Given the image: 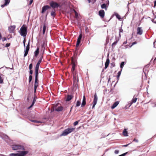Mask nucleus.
<instances>
[{
  "instance_id": "obj_1",
  "label": "nucleus",
  "mask_w": 156,
  "mask_h": 156,
  "mask_svg": "<svg viewBox=\"0 0 156 156\" xmlns=\"http://www.w3.org/2000/svg\"><path fill=\"white\" fill-rule=\"evenodd\" d=\"M39 68V61L37 62L36 64L35 67V80L34 84V92L35 93L37 88L38 86V69Z\"/></svg>"
},
{
  "instance_id": "obj_2",
  "label": "nucleus",
  "mask_w": 156,
  "mask_h": 156,
  "mask_svg": "<svg viewBox=\"0 0 156 156\" xmlns=\"http://www.w3.org/2000/svg\"><path fill=\"white\" fill-rule=\"evenodd\" d=\"M0 137L9 144H14L13 141L11 140L7 135L4 133H1L0 134Z\"/></svg>"
},
{
  "instance_id": "obj_3",
  "label": "nucleus",
  "mask_w": 156,
  "mask_h": 156,
  "mask_svg": "<svg viewBox=\"0 0 156 156\" xmlns=\"http://www.w3.org/2000/svg\"><path fill=\"white\" fill-rule=\"evenodd\" d=\"M20 34L23 37H26L27 33V28L26 25H23L20 29Z\"/></svg>"
},
{
  "instance_id": "obj_4",
  "label": "nucleus",
  "mask_w": 156,
  "mask_h": 156,
  "mask_svg": "<svg viewBox=\"0 0 156 156\" xmlns=\"http://www.w3.org/2000/svg\"><path fill=\"white\" fill-rule=\"evenodd\" d=\"M75 129L74 128H68L66 129L61 134V136H66L73 131Z\"/></svg>"
},
{
  "instance_id": "obj_5",
  "label": "nucleus",
  "mask_w": 156,
  "mask_h": 156,
  "mask_svg": "<svg viewBox=\"0 0 156 156\" xmlns=\"http://www.w3.org/2000/svg\"><path fill=\"white\" fill-rule=\"evenodd\" d=\"M22 148L20 150L18 151L17 152H19L18 156H25L29 153L28 151H24L25 149L24 147H21Z\"/></svg>"
},
{
  "instance_id": "obj_6",
  "label": "nucleus",
  "mask_w": 156,
  "mask_h": 156,
  "mask_svg": "<svg viewBox=\"0 0 156 156\" xmlns=\"http://www.w3.org/2000/svg\"><path fill=\"white\" fill-rule=\"evenodd\" d=\"M57 105H55L53 106V108L51 109V112L55 110L58 112H59L60 111H62L63 110V107L62 106H59L57 107Z\"/></svg>"
},
{
  "instance_id": "obj_7",
  "label": "nucleus",
  "mask_w": 156,
  "mask_h": 156,
  "mask_svg": "<svg viewBox=\"0 0 156 156\" xmlns=\"http://www.w3.org/2000/svg\"><path fill=\"white\" fill-rule=\"evenodd\" d=\"M41 52L43 54L44 52L45 48L46 45V40L45 39L42 41H41Z\"/></svg>"
},
{
  "instance_id": "obj_8",
  "label": "nucleus",
  "mask_w": 156,
  "mask_h": 156,
  "mask_svg": "<svg viewBox=\"0 0 156 156\" xmlns=\"http://www.w3.org/2000/svg\"><path fill=\"white\" fill-rule=\"evenodd\" d=\"M50 6L53 8H55L60 7L59 4L53 1L51 2L50 3Z\"/></svg>"
},
{
  "instance_id": "obj_9",
  "label": "nucleus",
  "mask_w": 156,
  "mask_h": 156,
  "mask_svg": "<svg viewBox=\"0 0 156 156\" xmlns=\"http://www.w3.org/2000/svg\"><path fill=\"white\" fill-rule=\"evenodd\" d=\"M98 100V96L96 93H95L94 95V99L93 102V106L92 108L93 109L94 108Z\"/></svg>"
},
{
  "instance_id": "obj_10",
  "label": "nucleus",
  "mask_w": 156,
  "mask_h": 156,
  "mask_svg": "<svg viewBox=\"0 0 156 156\" xmlns=\"http://www.w3.org/2000/svg\"><path fill=\"white\" fill-rule=\"evenodd\" d=\"M82 37V34H80L79 35L77 39V42H76V47H77L79 46V45L80 42V41Z\"/></svg>"
},
{
  "instance_id": "obj_11",
  "label": "nucleus",
  "mask_w": 156,
  "mask_h": 156,
  "mask_svg": "<svg viewBox=\"0 0 156 156\" xmlns=\"http://www.w3.org/2000/svg\"><path fill=\"white\" fill-rule=\"evenodd\" d=\"M143 32V30L142 27H138L137 28V34L138 35H141L142 34Z\"/></svg>"
},
{
  "instance_id": "obj_12",
  "label": "nucleus",
  "mask_w": 156,
  "mask_h": 156,
  "mask_svg": "<svg viewBox=\"0 0 156 156\" xmlns=\"http://www.w3.org/2000/svg\"><path fill=\"white\" fill-rule=\"evenodd\" d=\"M99 14L101 18H103L105 16V12L103 10H101L99 12Z\"/></svg>"
},
{
  "instance_id": "obj_13",
  "label": "nucleus",
  "mask_w": 156,
  "mask_h": 156,
  "mask_svg": "<svg viewBox=\"0 0 156 156\" xmlns=\"http://www.w3.org/2000/svg\"><path fill=\"white\" fill-rule=\"evenodd\" d=\"M15 28V26H11L9 27L8 30L10 33H13Z\"/></svg>"
},
{
  "instance_id": "obj_14",
  "label": "nucleus",
  "mask_w": 156,
  "mask_h": 156,
  "mask_svg": "<svg viewBox=\"0 0 156 156\" xmlns=\"http://www.w3.org/2000/svg\"><path fill=\"white\" fill-rule=\"evenodd\" d=\"M49 8H50V7L49 5H47L44 6L42 8L41 12L43 13L44 12L47 10Z\"/></svg>"
},
{
  "instance_id": "obj_15",
  "label": "nucleus",
  "mask_w": 156,
  "mask_h": 156,
  "mask_svg": "<svg viewBox=\"0 0 156 156\" xmlns=\"http://www.w3.org/2000/svg\"><path fill=\"white\" fill-rule=\"evenodd\" d=\"M73 97V96L72 95H67L66 101H67L71 100Z\"/></svg>"
},
{
  "instance_id": "obj_16",
  "label": "nucleus",
  "mask_w": 156,
  "mask_h": 156,
  "mask_svg": "<svg viewBox=\"0 0 156 156\" xmlns=\"http://www.w3.org/2000/svg\"><path fill=\"white\" fill-rule=\"evenodd\" d=\"M110 63L109 58H108L105 63V68L106 69Z\"/></svg>"
},
{
  "instance_id": "obj_17",
  "label": "nucleus",
  "mask_w": 156,
  "mask_h": 156,
  "mask_svg": "<svg viewBox=\"0 0 156 156\" xmlns=\"http://www.w3.org/2000/svg\"><path fill=\"white\" fill-rule=\"evenodd\" d=\"M10 2V0H5V3L3 5H1V6L2 8H3L5 6H6L9 4Z\"/></svg>"
},
{
  "instance_id": "obj_18",
  "label": "nucleus",
  "mask_w": 156,
  "mask_h": 156,
  "mask_svg": "<svg viewBox=\"0 0 156 156\" xmlns=\"http://www.w3.org/2000/svg\"><path fill=\"white\" fill-rule=\"evenodd\" d=\"M39 47L37 46L36 50L34 52V58L35 57H37V56L38 55L39 53Z\"/></svg>"
},
{
  "instance_id": "obj_19",
  "label": "nucleus",
  "mask_w": 156,
  "mask_h": 156,
  "mask_svg": "<svg viewBox=\"0 0 156 156\" xmlns=\"http://www.w3.org/2000/svg\"><path fill=\"white\" fill-rule=\"evenodd\" d=\"M86 104V97L84 95L83 96V101L81 104V106L82 107H83Z\"/></svg>"
},
{
  "instance_id": "obj_20",
  "label": "nucleus",
  "mask_w": 156,
  "mask_h": 156,
  "mask_svg": "<svg viewBox=\"0 0 156 156\" xmlns=\"http://www.w3.org/2000/svg\"><path fill=\"white\" fill-rule=\"evenodd\" d=\"M73 84L76 85L77 84V83L78 82L79 79L78 77H73Z\"/></svg>"
},
{
  "instance_id": "obj_21",
  "label": "nucleus",
  "mask_w": 156,
  "mask_h": 156,
  "mask_svg": "<svg viewBox=\"0 0 156 156\" xmlns=\"http://www.w3.org/2000/svg\"><path fill=\"white\" fill-rule=\"evenodd\" d=\"M119 104V101H116L115 102L113 105L112 106L111 108L112 109H114Z\"/></svg>"
},
{
  "instance_id": "obj_22",
  "label": "nucleus",
  "mask_w": 156,
  "mask_h": 156,
  "mask_svg": "<svg viewBox=\"0 0 156 156\" xmlns=\"http://www.w3.org/2000/svg\"><path fill=\"white\" fill-rule=\"evenodd\" d=\"M123 135L124 136H128V132L126 130V129H125L123 132H122Z\"/></svg>"
},
{
  "instance_id": "obj_23",
  "label": "nucleus",
  "mask_w": 156,
  "mask_h": 156,
  "mask_svg": "<svg viewBox=\"0 0 156 156\" xmlns=\"http://www.w3.org/2000/svg\"><path fill=\"white\" fill-rule=\"evenodd\" d=\"M72 73L73 74V77H78V75L77 74L76 72V71H72Z\"/></svg>"
},
{
  "instance_id": "obj_24",
  "label": "nucleus",
  "mask_w": 156,
  "mask_h": 156,
  "mask_svg": "<svg viewBox=\"0 0 156 156\" xmlns=\"http://www.w3.org/2000/svg\"><path fill=\"white\" fill-rule=\"evenodd\" d=\"M137 100V98L135 97V95H134L133 96V98L132 99L131 102V104L133 103H135Z\"/></svg>"
},
{
  "instance_id": "obj_25",
  "label": "nucleus",
  "mask_w": 156,
  "mask_h": 156,
  "mask_svg": "<svg viewBox=\"0 0 156 156\" xmlns=\"http://www.w3.org/2000/svg\"><path fill=\"white\" fill-rule=\"evenodd\" d=\"M46 24L45 23H44L43 28V34H44L45 32V31H46Z\"/></svg>"
},
{
  "instance_id": "obj_26",
  "label": "nucleus",
  "mask_w": 156,
  "mask_h": 156,
  "mask_svg": "<svg viewBox=\"0 0 156 156\" xmlns=\"http://www.w3.org/2000/svg\"><path fill=\"white\" fill-rule=\"evenodd\" d=\"M76 66V65L75 63H73L72 64V68L71 69V71H75V68Z\"/></svg>"
},
{
  "instance_id": "obj_27",
  "label": "nucleus",
  "mask_w": 156,
  "mask_h": 156,
  "mask_svg": "<svg viewBox=\"0 0 156 156\" xmlns=\"http://www.w3.org/2000/svg\"><path fill=\"white\" fill-rule=\"evenodd\" d=\"M73 11L75 13V18H77L78 17V13L74 9H73Z\"/></svg>"
},
{
  "instance_id": "obj_28",
  "label": "nucleus",
  "mask_w": 156,
  "mask_h": 156,
  "mask_svg": "<svg viewBox=\"0 0 156 156\" xmlns=\"http://www.w3.org/2000/svg\"><path fill=\"white\" fill-rule=\"evenodd\" d=\"M76 58H73V57H72L71 58V62L72 64L73 63H76V60L75 59Z\"/></svg>"
},
{
  "instance_id": "obj_29",
  "label": "nucleus",
  "mask_w": 156,
  "mask_h": 156,
  "mask_svg": "<svg viewBox=\"0 0 156 156\" xmlns=\"http://www.w3.org/2000/svg\"><path fill=\"white\" fill-rule=\"evenodd\" d=\"M118 42V41L117 40H116V41H115L114 42H113L112 44V48H113L114 46H115V45H116V44H117V43Z\"/></svg>"
},
{
  "instance_id": "obj_30",
  "label": "nucleus",
  "mask_w": 156,
  "mask_h": 156,
  "mask_svg": "<svg viewBox=\"0 0 156 156\" xmlns=\"http://www.w3.org/2000/svg\"><path fill=\"white\" fill-rule=\"evenodd\" d=\"M21 148H19L18 147H12V149L14 150H21Z\"/></svg>"
},
{
  "instance_id": "obj_31",
  "label": "nucleus",
  "mask_w": 156,
  "mask_h": 156,
  "mask_svg": "<svg viewBox=\"0 0 156 156\" xmlns=\"http://www.w3.org/2000/svg\"><path fill=\"white\" fill-rule=\"evenodd\" d=\"M30 121H31V122H34V123H39V121L38 120H34V119H30Z\"/></svg>"
},
{
  "instance_id": "obj_32",
  "label": "nucleus",
  "mask_w": 156,
  "mask_h": 156,
  "mask_svg": "<svg viewBox=\"0 0 156 156\" xmlns=\"http://www.w3.org/2000/svg\"><path fill=\"white\" fill-rule=\"evenodd\" d=\"M80 104H81L80 101H77L76 102V107H78V106H80Z\"/></svg>"
},
{
  "instance_id": "obj_33",
  "label": "nucleus",
  "mask_w": 156,
  "mask_h": 156,
  "mask_svg": "<svg viewBox=\"0 0 156 156\" xmlns=\"http://www.w3.org/2000/svg\"><path fill=\"white\" fill-rule=\"evenodd\" d=\"M121 70H121L118 73V75L117 76V79L118 80H119V77L121 75Z\"/></svg>"
},
{
  "instance_id": "obj_34",
  "label": "nucleus",
  "mask_w": 156,
  "mask_h": 156,
  "mask_svg": "<svg viewBox=\"0 0 156 156\" xmlns=\"http://www.w3.org/2000/svg\"><path fill=\"white\" fill-rule=\"evenodd\" d=\"M102 9H105L106 8V5L105 4H103L101 6Z\"/></svg>"
},
{
  "instance_id": "obj_35",
  "label": "nucleus",
  "mask_w": 156,
  "mask_h": 156,
  "mask_svg": "<svg viewBox=\"0 0 156 156\" xmlns=\"http://www.w3.org/2000/svg\"><path fill=\"white\" fill-rule=\"evenodd\" d=\"M28 51H28L25 50V51H24V57H26L27 55L28 54Z\"/></svg>"
},
{
  "instance_id": "obj_36",
  "label": "nucleus",
  "mask_w": 156,
  "mask_h": 156,
  "mask_svg": "<svg viewBox=\"0 0 156 156\" xmlns=\"http://www.w3.org/2000/svg\"><path fill=\"white\" fill-rule=\"evenodd\" d=\"M116 17L119 20H120L121 19V17L118 14V13H116L115 15Z\"/></svg>"
},
{
  "instance_id": "obj_37",
  "label": "nucleus",
  "mask_w": 156,
  "mask_h": 156,
  "mask_svg": "<svg viewBox=\"0 0 156 156\" xmlns=\"http://www.w3.org/2000/svg\"><path fill=\"white\" fill-rule=\"evenodd\" d=\"M125 62H121L120 65V67L122 68L121 70L122 69V68L123 67L124 65Z\"/></svg>"
},
{
  "instance_id": "obj_38",
  "label": "nucleus",
  "mask_w": 156,
  "mask_h": 156,
  "mask_svg": "<svg viewBox=\"0 0 156 156\" xmlns=\"http://www.w3.org/2000/svg\"><path fill=\"white\" fill-rule=\"evenodd\" d=\"M51 15L52 16L54 17L55 15V11H52L51 12Z\"/></svg>"
},
{
  "instance_id": "obj_39",
  "label": "nucleus",
  "mask_w": 156,
  "mask_h": 156,
  "mask_svg": "<svg viewBox=\"0 0 156 156\" xmlns=\"http://www.w3.org/2000/svg\"><path fill=\"white\" fill-rule=\"evenodd\" d=\"M18 153L14 154V153H12L10 154V156H18Z\"/></svg>"
},
{
  "instance_id": "obj_40",
  "label": "nucleus",
  "mask_w": 156,
  "mask_h": 156,
  "mask_svg": "<svg viewBox=\"0 0 156 156\" xmlns=\"http://www.w3.org/2000/svg\"><path fill=\"white\" fill-rule=\"evenodd\" d=\"M32 77L31 75H30L29 76V83H30L31 82V80H32Z\"/></svg>"
},
{
  "instance_id": "obj_41",
  "label": "nucleus",
  "mask_w": 156,
  "mask_h": 156,
  "mask_svg": "<svg viewBox=\"0 0 156 156\" xmlns=\"http://www.w3.org/2000/svg\"><path fill=\"white\" fill-rule=\"evenodd\" d=\"M32 63H31L30 64L29 66V69L30 70H31L32 69Z\"/></svg>"
},
{
  "instance_id": "obj_42",
  "label": "nucleus",
  "mask_w": 156,
  "mask_h": 156,
  "mask_svg": "<svg viewBox=\"0 0 156 156\" xmlns=\"http://www.w3.org/2000/svg\"><path fill=\"white\" fill-rule=\"evenodd\" d=\"M78 121H76L74 123L73 125H74V126H75L78 124Z\"/></svg>"
},
{
  "instance_id": "obj_43",
  "label": "nucleus",
  "mask_w": 156,
  "mask_h": 156,
  "mask_svg": "<svg viewBox=\"0 0 156 156\" xmlns=\"http://www.w3.org/2000/svg\"><path fill=\"white\" fill-rule=\"evenodd\" d=\"M10 45V43H7L5 45V47H8Z\"/></svg>"
},
{
  "instance_id": "obj_44",
  "label": "nucleus",
  "mask_w": 156,
  "mask_h": 156,
  "mask_svg": "<svg viewBox=\"0 0 156 156\" xmlns=\"http://www.w3.org/2000/svg\"><path fill=\"white\" fill-rule=\"evenodd\" d=\"M137 43V42L136 41H135V42L132 43V44L130 46V47H131L133 45H134V44H136Z\"/></svg>"
},
{
  "instance_id": "obj_45",
  "label": "nucleus",
  "mask_w": 156,
  "mask_h": 156,
  "mask_svg": "<svg viewBox=\"0 0 156 156\" xmlns=\"http://www.w3.org/2000/svg\"><path fill=\"white\" fill-rule=\"evenodd\" d=\"M119 153V151L118 150H115V154H118Z\"/></svg>"
},
{
  "instance_id": "obj_46",
  "label": "nucleus",
  "mask_w": 156,
  "mask_h": 156,
  "mask_svg": "<svg viewBox=\"0 0 156 156\" xmlns=\"http://www.w3.org/2000/svg\"><path fill=\"white\" fill-rule=\"evenodd\" d=\"M34 105H33V104H32L29 107H28L27 108V109H30V108L33 106Z\"/></svg>"
},
{
  "instance_id": "obj_47",
  "label": "nucleus",
  "mask_w": 156,
  "mask_h": 156,
  "mask_svg": "<svg viewBox=\"0 0 156 156\" xmlns=\"http://www.w3.org/2000/svg\"><path fill=\"white\" fill-rule=\"evenodd\" d=\"M76 52H75L73 56V58H76Z\"/></svg>"
},
{
  "instance_id": "obj_48",
  "label": "nucleus",
  "mask_w": 156,
  "mask_h": 156,
  "mask_svg": "<svg viewBox=\"0 0 156 156\" xmlns=\"http://www.w3.org/2000/svg\"><path fill=\"white\" fill-rule=\"evenodd\" d=\"M29 73L30 75H31L33 73V70L32 69L30 70Z\"/></svg>"
},
{
  "instance_id": "obj_49",
  "label": "nucleus",
  "mask_w": 156,
  "mask_h": 156,
  "mask_svg": "<svg viewBox=\"0 0 156 156\" xmlns=\"http://www.w3.org/2000/svg\"><path fill=\"white\" fill-rule=\"evenodd\" d=\"M30 48V47H27L25 50L29 51Z\"/></svg>"
},
{
  "instance_id": "obj_50",
  "label": "nucleus",
  "mask_w": 156,
  "mask_h": 156,
  "mask_svg": "<svg viewBox=\"0 0 156 156\" xmlns=\"http://www.w3.org/2000/svg\"><path fill=\"white\" fill-rule=\"evenodd\" d=\"M35 101H36V100L35 99V98H34L33 99V102H32V104H33V105H34V104L35 102Z\"/></svg>"
},
{
  "instance_id": "obj_51",
  "label": "nucleus",
  "mask_w": 156,
  "mask_h": 156,
  "mask_svg": "<svg viewBox=\"0 0 156 156\" xmlns=\"http://www.w3.org/2000/svg\"><path fill=\"white\" fill-rule=\"evenodd\" d=\"M2 40L3 41H5L6 40V38L5 37H3L2 38Z\"/></svg>"
},
{
  "instance_id": "obj_52",
  "label": "nucleus",
  "mask_w": 156,
  "mask_h": 156,
  "mask_svg": "<svg viewBox=\"0 0 156 156\" xmlns=\"http://www.w3.org/2000/svg\"><path fill=\"white\" fill-rule=\"evenodd\" d=\"M11 146H16H16H21V145H12Z\"/></svg>"
},
{
  "instance_id": "obj_53",
  "label": "nucleus",
  "mask_w": 156,
  "mask_h": 156,
  "mask_svg": "<svg viewBox=\"0 0 156 156\" xmlns=\"http://www.w3.org/2000/svg\"><path fill=\"white\" fill-rule=\"evenodd\" d=\"M33 0H30V3H29L30 5H31L32 3L33 2Z\"/></svg>"
},
{
  "instance_id": "obj_54",
  "label": "nucleus",
  "mask_w": 156,
  "mask_h": 156,
  "mask_svg": "<svg viewBox=\"0 0 156 156\" xmlns=\"http://www.w3.org/2000/svg\"><path fill=\"white\" fill-rule=\"evenodd\" d=\"M27 47H30V40L29 41V42Z\"/></svg>"
},
{
  "instance_id": "obj_55",
  "label": "nucleus",
  "mask_w": 156,
  "mask_h": 156,
  "mask_svg": "<svg viewBox=\"0 0 156 156\" xmlns=\"http://www.w3.org/2000/svg\"><path fill=\"white\" fill-rule=\"evenodd\" d=\"M96 0H92V3L94 4L96 2Z\"/></svg>"
},
{
  "instance_id": "obj_56",
  "label": "nucleus",
  "mask_w": 156,
  "mask_h": 156,
  "mask_svg": "<svg viewBox=\"0 0 156 156\" xmlns=\"http://www.w3.org/2000/svg\"><path fill=\"white\" fill-rule=\"evenodd\" d=\"M24 40L23 41V43H25L26 42V40H25V37H24Z\"/></svg>"
},
{
  "instance_id": "obj_57",
  "label": "nucleus",
  "mask_w": 156,
  "mask_h": 156,
  "mask_svg": "<svg viewBox=\"0 0 156 156\" xmlns=\"http://www.w3.org/2000/svg\"><path fill=\"white\" fill-rule=\"evenodd\" d=\"M133 141H136V142H138V140H136V139H134V140H133Z\"/></svg>"
},
{
  "instance_id": "obj_58",
  "label": "nucleus",
  "mask_w": 156,
  "mask_h": 156,
  "mask_svg": "<svg viewBox=\"0 0 156 156\" xmlns=\"http://www.w3.org/2000/svg\"><path fill=\"white\" fill-rule=\"evenodd\" d=\"M129 144H126V145H123L122 146H124V147L127 146Z\"/></svg>"
},
{
  "instance_id": "obj_59",
  "label": "nucleus",
  "mask_w": 156,
  "mask_h": 156,
  "mask_svg": "<svg viewBox=\"0 0 156 156\" xmlns=\"http://www.w3.org/2000/svg\"><path fill=\"white\" fill-rule=\"evenodd\" d=\"M123 32V30L122 29L120 30L119 32Z\"/></svg>"
},
{
  "instance_id": "obj_60",
  "label": "nucleus",
  "mask_w": 156,
  "mask_h": 156,
  "mask_svg": "<svg viewBox=\"0 0 156 156\" xmlns=\"http://www.w3.org/2000/svg\"><path fill=\"white\" fill-rule=\"evenodd\" d=\"M156 6V1H155L154 2V6Z\"/></svg>"
},
{
  "instance_id": "obj_61",
  "label": "nucleus",
  "mask_w": 156,
  "mask_h": 156,
  "mask_svg": "<svg viewBox=\"0 0 156 156\" xmlns=\"http://www.w3.org/2000/svg\"><path fill=\"white\" fill-rule=\"evenodd\" d=\"M39 61H40V62H41V58H40Z\"/></svg>"
},
{
  "instance_id": "obj_62",
  "label": "nucleus",
  "mask_w": 156,
  "mask_h": 156,
  "mask_svg": "<svg viewBox=\"0 0 156 156\" xmlns=\"http://www.w3.org/2000/svg\"><path fill=\"white\" fill-rule=\"evenodd\" d=\"M126 43H127V41H125L123 43V44H126Z\"/></svg>"
},
{
  "instance_id": "obj_63",
  "label": "nucleus",
  "mask_w": 156,
  "mask_h": 156,
  "mask_svg": "<svg viewBox=\"0 0 156 156\" xmlns=\"http://www.w3.org/2000/svg\"><path fill=\"white\" fill-rule=\"evenodd\" d=\"M152 21L154 23H156V21H153V20H152Z\"/></svg>"
},
{
  "instance_id": "obj_64",
  "label": "nucleus",
  "mask_w": 156,
  "mask_h": 156,
  "mask_svg": "<svg viewBox=\"0 0 156 156\" xmlns=\"http://www.w3.org/2000/svg\"><path fill=\"white\" fill-rule=\"evenodd\" d=\"M88 1L89 3H90L91 2V0H87Z\"/></svg>"
}]
</instances>
